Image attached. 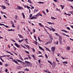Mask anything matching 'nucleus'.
<instances>
[{
  "label": "nucleus",
  "instance_id": "39",
  "mask_svg": "<svg viewBox=\"0 0 73 73\" xmlns=\"http://www.w3.org/2000/svg\"><path fill=\"white\" fill-rule=\"evenodd\" d=\"M13 28H15V25L13 24H12V26Z\"/></svg>",
  "mask_w": 73,
  "mask_h": 73
},
{
  "label": "nucleus",
  "instance_id": "55",
  "mask_svg": "<svg viewBox=\"0 0 73 73\" xmlns=\"http://www.w3.org/2000/svg\"><path fill=\"white\" fill-rule=\"evenodd\" d=\"M35 38V39L36 40V41L37 39H36V37L35 36H34Z\"/></svg>",
  "mask_w": 73,
  "mask_h": 73
},
{
  "label": "nucleus",
  "instance_id": "24",
  "mask_svg": "<svg viewBox=\"0 0 73 73\" xmlns=\"http://www.w3.org/2000/svg\"><path fill=\"white\" fill-rule=\"evenodd\" d=\"M5 67H7L8 66V64H6L5 65Z\"/></svg>",
  "mask_w": 73,
  "mask_h": 73
},
{
  "label": "nucleus",
  "instance_id": "48",
  "mask_svg": "<svg viewBox=\"0 0 73 73\" xmlns=\"http://www.w3.org/2000/svg\"><path fill=\"white\" fill-rule=\"evenodd\" d=\"M55 35H56V36H60V35H58V34H57V33H55Z\"/></svg>",
  "mask_w": 73,
  "mask_h": 73
},
{
  "label": "nucleus",
  "instance_id": "44",
  "mask_svg": "<svg viewBox=\"0 0 73 73\" xmlns=\"http://www.w3.org/2000/svg\"><path fill=\"white\" fill-rule=\"evenodd\" d=\"M11 23L12 24H13V21H11Z\"/></svg>",
  "mask_w": 73,
  "mask_h": 73
},
{
  "label": "nucleus",
  "instance_id": "41",
  "mask_svg": "<svg viewBox=\"0 0 73 73\" xmlns=\"http://www.w3.org/2000/svg\"><path fill=\"white\" fill-rule=\"evenodd\" d=\"M30 18H31V17L32 16V14H31L30 15Z\"/></svg>",
  "mask_w": 73,
  "mask_h": 73
},
{
  "label": "nucleus",
  "instance_id": "63",
  "mask_svg": "<svg viewBox=\"0 0 73 73\" xmlns=\"http://www.w3.org/2000/svg\"><path fill=\"white\" fill-rule=\"evenodd\" d=\"M18 29H20V28H19V26H17V28Z\"/></svg>",
  "mask_w": 73,
  "mask_h": 73
},
{
  "label": "nucleus",
  "instance_id": "57",
  "mask_svg": "<svg viewBox=\"0 0 73 73\" xmlns=\"http://www.w3.org/2000/svg\"><path fill=\"white\" fill-rule=\"evenodd\" d=\"M46 11L47 13L49 12V10H48V9H46Z\"/></svg>",
  "mask_w": 73,
  "mask_h": 73
},
{
  "label": "nucleus",
  "instance_id": "15",
  "mask_svg": "<svg viewBox=\"0 0 73 73\" xmlns=\"http://www.w3.org/2000/svg\"><path fill=\"white\" fill-rule=\"evenodd\" d=\"M49 37L50 39H51V40H53V38L52 37V35H49Z\"/></svg>",
  "mask_w": 73,
  "mask_h": 73
},
{
  "label": "nucleus",
  "instance_id": "61",
  "mask_svg": "<svg viewBox=\"0 0 73 73\" xmlns=\"http://www.w3.org/2000/svg\"><path fill=\"white\" fill-rule=\"evenodd\" d=\"M5 27H6V28H9V27H8V26L7 25H5Z\"/></svg>",
  "mask_w": 73,
  "mask_h": 73
},
{
  "label": "nucleus",
  "instance_id": "35",
  "mask_svg": "<svg viewBox=\"0 0 73 73\" xmlns=\"http://www.w3.org/2000/svg\"><path fill=\"white\" fill-rule=\"evenodd\" d=\"M66 28L67 29H68V30H70V29L69 27H67Z\"/></svg>",
  "mask_w": 73,
  "mask_h": 73
},
{
  "label": "nucleus",
  "instance_id": "5",
  "mask_svg": "<svg viewBox=\"0 0 73 73\" xmlns=\"http://www.w3.org/2000/svg\"><path fill=\"white\" fill-rule=\"evenodd\" d=\"M22 67L21 66H17L16 67V70H19V69H21L22 68Z\"/></svg>",
  "mask_w": 73,
  "mask_h": 73
},
{
  "label": "nucleus",
  "instance_id": "25",
  "mask_svg": "<svg viewBox=\"0 0 73 73\" xmlns=\"http://www.w3.org/2000/svg\"><path fill=\"white\" fill-rule=\"evenodd\" d=\"M51 18L52 19H53V20H54V19H57V18H54V17H51Z\"/></svg>",
  "mask_w": 73,
  "mask_h": 73
},
{
  "label": "nucleus",
  "instance_id": "36",
  "mask_svg": "<svg viewBox=\"0 0 73 73\" xmlns=\"http://www.w3.org/2000/svg\"><path fill=\"white\" fill-rule=\"evenodd\" d=\"M15 19H17V15H15Z\"/></svg>",
  "mask_w": 73,
  "mask_h": 73
},
{
  "label": "nucleus",
  "instance_id": "22",
  "mask_svg": "<svg viewBox=\"0 0 73 73\" xmlns=\"http://www.w3.org/2000/svg\"><path fill=\"white\" fill-rule=\"evenodd\" d=\"M28 2H29V3H30V4L32 3V1H31L30 0H28Z\"/></svg>",
  "mask_w": 73,
  "mask_h": 73
},
{
  "label": "nucleus",
  "instance_id": "58",
  "mask_svg": "<svg viewBox=\"0 0 73 73\" xmlns=\"http://www.w3.org/2000/svg\"><path fill=\"white\" fill-rule=\"evenodd\" d=\"M57 10H58V11H59V12H61V11H60V10L58 9L57 8H56Z\"/></svg>",
  "mask_w": 73,
  "mask_h": 73
},
{
  "label": "nucleus",
  "instance_id": "7",
  "mask_svg": "<svg viewBox=\"0 0 73 73\" xmlns=\"http://www.w3.org/2000/svg\"><path fill=\"white\" fill-rule=\"evenodd\" d=\"M17 7H18L17 9H23V7L19 6H17Z\"/></svg>",
  "mask_w": 73,
  "mask_h": 73
},
{
  "label": "nucleus",
  "instance_id": "51",
  "mask_svg": "<svg viewBox=\"0 0 73 73\" xmlns=\"http://www.w3.org/2000/svg\"><path fill=\"white\" fill-rule=\"evenodd\" d=\"M28 57H26L25 58V60H28Z\"/></svg>",
  "mask_w": 73,
  "mask_h": 73
},
{
  "label": "nucleus",
  "instance_id": "64",
  "mask_svg": "<svg viewBox=\"0 0 73 73\" xmlns=\"http://www.w3.org/2000/svg\"><path fill=\"white\" fill-rule=\"evenodd\" d=\"M70 7H71L72 9H73V7L72 6L70 5Z\"/></svg>",
  "mask_w": 73,
  "mask_h": 73
},
{
  "label": "nucleus",
  "instance_id": "1",
  "mask_svg": "<svg viewBox=\"0 0 73 73\" xmlns=\"http://www.w3.org/2000/svg\"><path fill=\"white\" fill-rule=\"evenodd\" d=\"M25 62L26 63V66H32V64L30 62L25 61Z\"/></svg>",
  "mask_w": 73,
  "mask_h": 73
},
{
  "label": "nucleus",
  "instance_id": "17",
  "mask_svg": "<svg viewBox=\"0 0 73 73\" xmlns=\"http://www.w3.org/2000/svg\"><path fill=\"white\" fill-rule=\"evenodd\" d=\"M47 23H48V24H53V25H54V23H51V22H47Z\"/></svg>",
  "mask_w": 73,
  "mask_h": 73
},
{
  "label": "nucleus",
  "instance_id": "38",
  "mask_svg": "<svg viewBox=\"0 0 73 73\" xmlns=\"http://www.w3.org/2000/svg\"><path fill=\"white\" fill-rule=\"evenodd\" d=\"M39 49H40L41 50L42 49V48L41 47V46H39Z\"/></svg>",
  "mask_w": 73,
  "mask_h": 73
},
{
  "label": "nucleus",
  "instance_id": "49",
  "mask_svg": "<svg viewBox=\"0 0 73 73\" xmlns=\"http://www.w3.org/2000/svg\"><path fill=\"white\" fill-rule=\"evenodd\" d=\"M35 44L36 45H37V40H36V41H35Z\"/></svg>",
  "mask_w": 73,
  "mask_h": 73
},
{
  "label": "nucleus",
  "instance_id": "45",
  "mask_svg": "<svg viewBox=\"0 0 73 73\" xmlns=\"http://www.w3.org/2000/svg\"><path fill=\"white\" fill-rule=\"evenodd\" d=\"M39 64H40V62H41V60H39L38 61Z\"/></svg>",
  "mask_w": 73,
  "mask_h": 73
},
{
  "label": "nucleus",
  "instance_id": "33",
  "mask_svg": "<svg viewBox=\"0 0 73 73\" xmlns=\"http://www.w3.org/2000/svg\"><path fill=\"white\" fill-rule=\"evenodd\" d=\"M45 57L46 58H48V56L46 54H45Z\"/></svg>",
  "mask_w": 73,
  "mask_h": 73
},
{
  "label": "nucleus",
  "instance_id": "20",
  "mask_svg": "<svg viewBox=\"0 0 73 73\" xmlns=\"http://www.w3.org/2000/svg\"><path fill=\"white\" fill-rule=\"evenodd\" d=\"M40 14V13H38L37 14H36V15L35 16H36V17H38V16H39V14Z\"/></svg>",
  "mask_w": 73,
  "mask_h": 73
},
{
  "label": "nucleus",
  "instance_id": "8",
  "mask_svg": "<svg viewBox=\"0 0 73 73\" xmlns=\"http://www.w3.org/2000/svg\"><path fill=\"white\" fill-rule=\"evenodd\" d=\"M15 44L17 48H20V45L18 44H17L16 43H15Z\"/></svg>",
  "mask_w": 73,
  "mask_h": 73
},
{
  "label": "nucleus",
  "instance_id": "14",
  "mask_svg": "<svg viewBox=\"0 0 73 73\" xmlns=\"http://www.w3.org/2000/svg\"><path fill=\"white\" fill-rule=\"evenodd\" d=\"M61 31H62V32H64L65 33H69V32L67 31H65L64 30H61Z\"/></svg>",
  "mask_w": 73,
  "mask_h": 73
},
{
  "label": "nucleus",
  "instance_id": "9",
  "mask_svg": "<svg viewBox=\"0 0 73 73\" xmlns=\"http://www.w3.org/2000/svg\"><path fill=\"white\" fill-rule=\"evenodd\" d=\"M59 42H61L62 41V38L61 36H60L59 40Z\"/></svg>",
  "mask_w": 73,
  "mask_h": 73
},
{
  "label": "nucleus",
  "instance_id": "19",
  "mask_svg": "<svg viewBox=\"0 0 73 73\" xmlns=\"http://www.w3.org/2000/svg\"><path fill=\"white\" fill-rule=\"evenodd\" d=\"M21 46H22V47H23V48H25V49H26V47L24 46H23L22 44L21 45Z\"/></svg>",
  "mask_w": 73,
  "mask_h": 73
},
{
  "label": "nucleus",
  "instance_id": "28",
  "mask_svg": "<svg viewBox=\"0 0 73 73\" xmlns=\"http://www.w3.org/2000/svg\"><path fill=\"white\" fill-rule=\"evenodd\" d=\"M58 41H57L56 42H55V44H57V45H58Z\"/></svg>",
  "mask_w": 73,
  "mask_h": 73
},
{
  "label": "nucleus",
  "instance_id": "34",
  "mask_svg": "<svg viewBox=\"0 0 73 73\" xmlns=\"http://www.w3.org/2000/svg\"><path fill=\"white\" fill-rule=\"evenodd\" d=\"M42 12L44 13V14L45 15H46V14L45 13V12H44V11H42Z\"/></svg>",
  "mask_w": 73,
  "mask_h": 73
},
{
  "label": "nucleus",
  "instance_id": "11",
  "mask_svg": "<svg viewBox=\"0 0 73 73\" xmlns=\"http://www.w3.org/2000/svg\"><path fill=\"white\" fill-rule=\"evenodd\" d=\"M24 45L27 48H28L29 49L30 48H29V46H28V45H26L25 44H24Z\"/></svg>",
  "mask_w": 73,
  "mask_h": 73
},
{
  "label": "nucleus",
  "instance_id": "47",
  "mask_svg": "<svg viewBox=\"0 0 73 73\" xmlns=\"http://www.w3.org/2000/svg\"><path fill=\"white\" fill-rule=\"evenodd\" d=\"M25 51L27 53H28V54H29V52H28V51H25Z\"/></svg>",
  "mask_w": 73,
  "mask_h": 73
},
{
  "label": "nucleus",
  "instance_id": "16",
  "mask_svg": "<svg viewBox=\"0 0 73 73\" xmlns=\"http://www.w3.org/2000/svg\"><path fill=\"white\" fill-rule=\"evenodd\" d=\"M44 48H46V50H48V51H49V52H51L50 50H49V49L48 48H47L46 47H44Z\"/></svg>",
  "mask_w": 73,
  "mask_h": 73
},
{
  "label": "nucleus",
  "instance_id": "62",
  "mask_svg": "<svg viewBox=\"0 0 73 73\" xmlns=\"http://www.w3.org/2000/svg\"><path fill=\"white\" fill-rule=\"evenodd\" d=\"M38 25H39L40 26V25H42L41 23H38Z\"/></svg>",
  "mask_w": 73,
  "mask_h": 73
},
{
  "label": "nucleus",
  "instance_id": "26",
  "mask_svg": "<svg viewBox=\"0 0 73 73\" xmlns=\"http://www.w3.org/2000/svg\"><path fill=\"white\" fill-rule=\"evenodd\" d=\"M11 40L13 42H16L14 40H13L12 39H11Z\"/></svg>",
  "mask_w": 73,
  "mask_h": 73
},
{
  "label": "nucleus",
  "instance_id": "52",
  "mask_svg": "<svg viewBox=\"0 0 73 73\" xmlns=\"http://www.w3.org/2000/svg\"><path fill=\"white\" fill-rule=\"evenodd\" d=\"M17 61H18V62H20L21 61L20 60L17 59Z\"/></svg>",
  "mask_w": 73,
  "mask_h": 73
},
{
  "label": "nucleus",
  "instance_id": "29",
  "mask_svg": "<svg viewBox=\"0 0 73 73\" xmlns=\"http://www.w3.org/2000/svg\"><path fill=\"white\" fill-rule=\"evenodd\" d=\"M67 48L68 50H69V49H70V47H69V46H68L67 47Z\"/></svg>",
  "mask_w": 73,
  "mask_h": 73
},
{
  "label": "nucleus",
  "instance_id": "6",
  "mask_svg": "<svg viewBox=\"0 0 73 73\" xmlns=\"http://www.w3.org/2000/svg\"><path fill=\"white\" fill-rule=\"evenodd\" d=\"M0 7H1L2 8H3V9H5L6 8V7L3 5H2V6H1V5H0Z\"/></svg>",
  "mask_w": 73,
  "mask_h": 73
},
{
  "label": "nucleus",
  "instance_id": "46",
  "mask_svg": "<svg viewBox=\"0 0 73 73\" xmlns=\"http://www.w3.org/2000/svg\"><path fill=\"white\" fill-rule=\"evenodd\" d=\"M0 65H3V63H2V62H0Z\"/></svg>",
  "mask_w": 73,
  "mask_h": 73
},
{
  "label": "nucleus",
  "instance_id": "42",
  "mask_svg": "<svg viewBox=\"0 0 73 73\" xmlns=\"http://www.w3.org/2000/svg\"><path fill=\"white\" fill-rule=\"evenodd\" d=\"M6 4H7V5H9V3H8V2H6Z\"/></svg>",
  "mask_w": 73,
  "mask_h": 73
},
{
  "label": "nucleus",
  "instance_id": "27",
  "mask_svg": "<svg viewBox=\"0 0 73 73\" xmlns=\"http://www.w3.org/2000/svg\"><path fill=\"white\" fill-rule=\"evenodd\" d=\"M32 50H33V52H35V50L33 48H32Z\"/></svg>",
  "mask_w": 73,
  "mask_h": 73
},
{
  "label": "nucleus",
  "instance_id": "60",
  "mask_svg": "<svg viewBox=\"0 0 73 73\" xmlns=\"http://www.w3.org/2000/svg\"><path fill=\"white\" fill-rule=\"evenodd\" d=\"M44 30L46 32H47V31H46V30L44 28Z\"/></svg>",
  "mask_w": 73,
  "mask_h": 73
},
{
  "label": "nucleus",
  "instance_id": "3",
  "mask_svg": "<svg viewBox=\"0 0 73 73\" xmlns=\"http://www.w3.org/2000/svg\"><path fill=\"white\" fill-rule=\"evenodd\" d=\"M55 47H52L51 48V50L54 52V53H52V54L54 55V51H55Z\"/></svg>",
  "mask_w": 73,
  "mask_h": 73
},
{
  "label": "nucleus",
  "instance_id": "53",
  "mask_svg": "<svg viewBox=\"0 0 73 73\" xmlns=\"http://www.w3.org/2000/svg\"><path fill=\"white\" fill-rule=\"evenodd\" d=\"M27 8L28 9H29V8H31V7H29V6H28V5H27Z\"/></svg>",
  "mask_w": 73,
  "mask_h": 73
},
{
  "label": "nucleus",
  "instance_id": "40",
  "mask_svg": "<svg viewBox=\"0 0 73 73\" xmlns=\"http://www.w3.org/2000/svg\"><path fill=\"white\" fill-rule=\"evenodd\" d=\"M1 61H2V62H4V60H3V59H2V58H1Z\"/></svg>",
  "mask_w": 73,
  "mask_h": 73
},
{
  "label": "nucleus",
  "instance_id": "12",
  "mask_svg": "<svg viewBox=\"0 0 73 73\" xmlns=\"http://www.w3.org/2000/svg\"><path fill=\"white\" fill-rule=\"evenodd\" d=\"M6 52H7V53H10V54H11V55L13 56V54H12L11 52L9 51H7V50H6Z\"/></svg>",
  "mask_w": 73,
  "mask_h": 73
},
{
  "label": "nucleus",
  "instance_id": "30",
  "mask_svg": "<svg viewBox=\"0 0 73 73\" xmlns=\"http://www.w3.org/2000/svg\"><path fill=\"white\" fill-rule=\"evenodd\" d=\"M62 63H63V64H64V63H65V64H68V62H67L66 61L64 62H62Z\"/></svg>",
  "mask_w": 73,
  "mask_h": 73
},
{
  "label": "nucleus",
  "instance_id": "23",
  "mask_svg": "<svg viewBox=\"0 0 73 73\" xmlns=\"http://www.w3.org/2000/svg\"><path fill=\"white\" fill-rule=\"evenodd\" d=\"M48 61L49 63H50V65H52V62H50V61L48 60Z\"/></svg>",
  "mask_w": 73,
  "mask_h": 73
},
{
  "label": "nucleus",
  "instance_id": "43",
  "mask_svg": "<svg viewBox=\"0 0 73 73\" xmlns=\"http://www.w3.org/2000/svg\"><path fill=\"white\" fill-rule=\"evenodd\" d=\"M38 38L39 41H41V40H40V37H38Z\"/></svg>",
  "mask_w": 73,
  "mask_h": 73
},
{
  "label": "nucleus",
  "instance_id": "18",
  "mask_svg": "<svg viewBox=\"0 0 73 73\" xmlns=\"http://www.w3.org/2000/svg\"><path fill=\"white\" fill-rule=\"evenodd\" d=\"M49 43H50V44H51V42H50V41H49L48 42H47L46 43H45V45H47V44H48Z\"/></svg>",
  "mask_w": 73,
  "mask_h": 73
},
{
  "label": "nucleus",
  "instance_id": "32",
  "mask_svg": "<svg viewBox=\"0 0 73 73\" xmlns=\"http://www.w3.org/2000/svg\"><path fill=\"white\" fill-rule=\"evenodd\" d=\"M20 59H21L22 61H23V58H22V57L20 55Z\"/></svg>",
  "mask_w": 73,
  "mask_h": 73
},
{
  "label": "nucleus",
  "instance_id": "54",
  "mask_svg": "<svg viewBox=\"0 0 73 73\" xmlns=\"http://www.w3.org/2000/svg\"><path fill=\"white\" fill-rule=\"evenodd\" d=\"M60 42V44L61 45H62V41L60 42Z\"/></svg>",
  "mask_w": 73,
  "mask_h": 73
},
{
  "label": "nucleus",
  "instance_id": "59",
  "mask_svg": "<svg viewBox=\"0 0 73 73\" xmlns=\"http://www.w3.org/2000/svg\"><path fill=\"white\" fill-rule=\"evenodd\" d=\"M33 32L34 33L35 32H36V31L35 30V29H33Z\"/></svg>",
  "mask_w": 73,
  "mask_h": 73
},
{
  "label": "nucleus",
  "instance_id": "10",
  "mask_svg": "<svg viewBox=\"0 0 73 73\" xmlns=\"http://www.w3.org/2000/svg\"><path fill=\"white\" fill-rule=\"evenodd\" d=\"M20 37V38H24V37L21 35L20 34H19L18 35Z\"/></svg>",
  "mask_w": 73,
  "mask_h": 73
},
{
  "label": "nucleus",
  "instance_id": "13",
  "mask_svg": "<svg viewBox=\"0 0 73 73\" xmlns=\"http://www.w3.org/2000/svg\"><path fill=\"white\" fill-rule=\"evenodd\" d=\"M50 27L51 29H51V31H53V32H55V31H56V30L53 29V28L52 27Z\"/></svg>",
  "mask_w": 73,
  "mask_h": 73
},
{
  "label": "nucleus",
  "instance_id": "37",
  "mask_svg": "<svg viewBox=\"0 0 73 73\" xmlns=\"http://www.w3.org/2000/svg\"><path fill=\"white\" fill-rule=\"evenodd\" d=\"M62 35H63V36H65V33H61Z\"/></svg>",
  "mask_w": 73,
  "mask_h": 73
},
{
  "label": "nucleus",
  "instance_id": "2",
  "mask_svg": "<svg viewBox=\"0 0 73 73\" xmlns=\"http://www.w3.org/2000/svg\"><path fill=\"white\" fill-rule=\"evenodd\" d=\"M55 66L56 63H55V62H53L52 63V69H54V68H55Z\"/></svg>",
  "mask_w": 73,
  "mask_h": 73
},
{
  "label": "nucleus",
  "instance_id": "4",
  "mask_svg": "<svg viewBox=\"0 0 73 73\" xmlns=\"http://www.w3.org/2000/svg\"><path fill=\"white\" fill-rule=\"evenodd\" d=\"M11 59H12V60H12L13 62H15L16 64H18V65H19V64L18 63V62H17V61H16L15 60L13 59V58H12Z\"/></svg>",
  "mask_w": 73,
  "mask_h": 73
},
{
  "label": "nucleus",
  "instance_id": "50",
  "mask_svg": "<svg viewBox=\"0 0 73 73\" xmlns=\"http://www.w3.org/2000/svg\"><path fill=\"white\" fill-rule=\"evenodd\" d=\"M32 57H35V55H31Z\"/></svg>",
  "mask_w": 73,
  "mask_h": 73
},
{
  "label": "nucleus",
  "instance_id": "56",
  "mask_svg": "<svg viewBox=\"0 0 73 73\" xmlns=\"http://www.w3.org/2000/svg\"><path fill=\"white\" fill-rule=\"evenodd\" d=\"M39 15L40 16H42V15H41V14H40V12H39Z\"/></svg>",
  "mask_w": 73,
  "mask_h": 73
},
{
  "label": "nucleus",
  "instance_id": "31",
  "mask_svg": "<svg viewBox=\"0 0 73 73\" xmlns=\"http://www.w3.org/2000/svg\"><path fill=\"white\" fill-rule=\"evenodd\" d=\"M8 31H13V29H8Z\"/></svg>",
  "mask_w": 73,
  "mask_h": 73
},
{
  "label": "nucleus",
  "instance_id": "21",
  "mask_svg": "<svg viewBox=\"0 0 73 73\" xmlns=\"http://www.w3.org/2000/svg\"><path fill=\"white\" fill-rule=\"evenodd\" d=\"M24 41V39H22L21 40H19V42L20 43H21V42H22V41Z\"/></svg>",
  "mask_w": 73,
  "mask_h": 73
}]
</instances>
